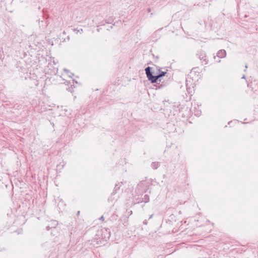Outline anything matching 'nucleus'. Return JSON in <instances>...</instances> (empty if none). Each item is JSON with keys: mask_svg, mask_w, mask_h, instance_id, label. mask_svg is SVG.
<instances>
[{"mask_svg": "<svg viewBox=\"0 0 258 258\" xmlns=\"http://www.w3.org/2000/svg\"><path fill=\"white\" fill-rule=\"evenodd\" d=\"M135 199L136 200L135 203H146L149 201V198L147 195H135Z\"/></svg>", "mask_w": 258, "mask_h": 258, "instance_id": "obj_1", "label": "nucleus"}, {"mask_svg": "<svg viewBox=\"0 0 258 258\" xmlns=\"http://www.w3.org/2000/svg\"><path fill=\"white\" fill-rule=\"evenodd\" d=\"M145 72L147 77L149 81L152 83H156L157 82L156 76H153L151 72L150 67H148L145 69Z\"/></svg>", "mask_w": 258, "mask_h": 258, "instance_id": "obj_2", "label": "nucleus"}, {"mask_svg": "<svg viewBox=\"0 0 258 258\" xmlns=\"http://www.w3.org/2000/svg\"><path fill=\"white\" fill-rule=\"evenodd\" d=\"M226 56V52L224 49L220 50L217 53V55L214 56V59L215 60L216 59V57H218L219 58H224Z\"/></svg>", "mask_w": 258, "mask_h": 258, "instance_id": "obj_3", "label": "nucleus"}, {"mask_svg": "<svg viewBox=\"0 0 258 258\" xmlns=\"http://www.w3.org/2000/svg\"><path fill=\"white\" fill-rule=\"evenodd\" d=\"M65 206L66 204L64 203L63 201H59V203L57 204V206L58 207V209H59V211H62V210L64 209V207H65Z\"/></svg>", "mask_w": 258, "mask_h": 258, "instance_id": "obj_4", "label": "nucleus"}, {"mask_svg": "<svg viewBox=\"0 0 258 258\" xmlns=\"http://www.w3.org/2000/svg\"><path fill=\"white\" fill-rule=\"evenodd\" d=\"M199 57L201 60H203V61L205 62V64H207L208 60H207L206 56L204 54L203 55H201V56H200Z\"/></svg>", "mask_w": 258, "mask_h": 258, "instance_id": "obj_5", "label": "nucleus"}, {"mask_svg": "<svg viewBox=\"0 0 258 258\" xmlns=\"http://www.w3.org/2000/svg\"><path fill=\"white\" fill-rule=\"evenodd\" d=\"M166 72H161L159 75H157L156 76L157 81L158 80V79L159 78L164 76L166 74Z\"/></svg>", "mask_w": 258, "mask_h": 258, "instance_id": "obj_6", "label": "nucleus"}, {"mask_svg": "<svg viewBox=\"0 0 258 258\" xmlns=\"http://www.w3.org/2000/svg\"><path fill=\"white\" fill-rule=\"evenodd\" d=\"M64 71L66 73V74L69 76V77H72V76L73 75V74L71 73H70L69 71H68L67 69H64Z\"/></svg>", "mask_w": 258, "mask_h": 258, "instance_id": "obj_7", "label": "nucleus"}, {"mask_svg": "<svg viewBox=\"0 0 258 258\" xmlns=\"http://www.w3.org/2000/svg\"><path fill=\"white\" fill-rule=\"evenodd\" d=\"M152 167H153V168H154V169H156V168H157V166H156V163H153L152 164Z\"/></svg>", "mask_w": 258, "mask_h": 258, "instance_id": "obj_8", "label": "nucleus"}, {"mask_svg": "<svg viewBox=\"0 0 258 258\" xmlns=\"http://www.w3.org/2000/svg\"><path fill=\"white\" fill-rule=\"evenodd\" d=\"M100 219V220H103H103H104V217H103V216H102L100 218V219Z\"/></svg>", "mask_w": 258, "mask_h": 258, "instance_id": "obj_9", "label": "nucleus"}, {"mask_svg": "<svg viewBox=\"0 0 258 258\" xmlns=\"http://www.w3.org/2000/svg\"><path fill=\"white\" fill-rule=\"evenodd\" d=\"M245 69L244 71L245 72L246 71V69L247 68V64H245Z\"/></svg>", "mask_w": 258, "mask_h": 258, "instance_id": "obj_10", "label": "nucleus"}, {"mask_svg": "<svg viewBox=\"0 0 258 258\" xmlns=\"http://www.w3.org/2000/svg\"><path fill=\"white\" fill-rule=\"evenodd\" d=\"M46 229H47V230H49V229H50V227H49V226H47V227H46Z\"/></svg>", "mask_w": 258, "mask_h": 258, "instance_id": "obj_11", "label": "nucleus"}, {"mask_svg": "<svg viewBox=\"0 0 258 258\" xmlns=\"http://www.w3.org/2000/svg\"><path fill=\"white\" fill-rule=\"evenodd\" d=\"M132 213L133 212H132V211H130L128 212V213L130 214V215L132 214Z\"/></svg>", "mask_w": 258, "mask_h": 258, "instance_id": "obj_12", "label": "nucleus"}, {"mask_svg": "<svg viewBox=\"0 0 258 258\" xmlns=\"http://www.w3.org/2000/svg\"><path fill=\"white\" fill-rule=\"evenodd\" d=\"M80 212L79 211H78V212H77V216H79V215H80Z\"/></svg>", "mask_w": 258, "mask_h": 258, "instance_id": "obj_13", "label": "nucleus"}, {"mask_svg": "<svg viewBox=\"0 0 258 258\" xmlns=\"http://www.w3.org/2000/svg\"><path fill=\"white\" fill-rule=\"evenodd\" d=\"M242 79H245V75H243V76H242Z\"/></svg>", "mask_w": 258, "mask_h": 258, "instance_id": "obj_14", "label": "nucleus"}, {"mask_svg": "<svg viewBox=\"0 0 258 258\" xmlns=\"http://www.w3.org/2000/svg\"><path fill=\"white\" fill-rule=\"evenodd\" d=\"M53 222L54 223V225H56L57 224V223H56V221H54Z\"/></svg>", "mask_w": 258, "mask_h": 258, "instance_id": "obj_15", "label": "nucleus"}, {"mask_svg": "<svg viewBox=\"0 0 258 258\" xmlns=\"http://www.w3.org/2000/svg\"><path fill=\"white\" fill-rule=\"evenodd\" d=\"M144 223L145 224H147V221H144Z\"/></svg>", "mask_w": 258, "mask_h": 258, "instance_id": "obj_16", "label": "nucleus"}, {"mask_svg": "<svg viewBox=\"0 0 258 258\" xmlns=\"http://www.w3.org/2000/svg\"><path fill=\"white\" fill-rule=\"evenodd\" d=\"M153 217V215H151L149 218V219Z\"/></svg>", "mask_w": 258, "mask_h": 258, "instance_id": "obj_17", "label": "nucleus"}, {"mask_svg": "<svg viewBox=\"0 0 258 258\" xmlns=\"http://www.w3.org/2000/svg\"><path fill=\"white\" fill-rule=\"evenodd\" d=\"M218 62H221V60H218L217 61Z\"/></svg>", "mask_w": 258, "mask_h": 258, "instance_id": "obj_18", "label": "nucleus"}, {"mask_svg": "<svg viewBox=\"0 0 258 258\" xmlns=\"http://www.w3.org/2000/svg\"><path fill=\"white\" fill-rule=\"evenodd\" d=\"M148 12H150V9H149L148 10Z\"/></svg>", "mask_w": 258, "mask_h": 258, "instance_id": "obj_19", "label": "nucleus"}]
</instances>
